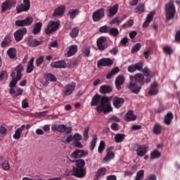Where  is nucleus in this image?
Returning a JSON list of instances; mask_svg holds the SVG:
<instances>
[{
	"mask_svg": "<svg viewBox=\"0 0 180 180\" xmlns=\"http://www.w3.org/2000/svg\"><path fill=\"white\" fill-rule=\"evenodd\" d=\"M175 39H176V41H180V28L176 33Z\"/></svg>",
	"mask_w": 180,
	"mask_h": 180,
	"instance_id": "nucleus-64",
	"label": "nucleus"
},
{
	"mask_svg": "<svg viewBox=\"0 0 180 180\" xmlns=\"http://www.w3.org/2000/svg\"><path fill=\"white\" fill-rule=\"evenodd\" d=\"M110 101H112V97H101V95L96 94L91 99V106H97L96 110L98 113L103 112L106 115V113L112 112Z\"/></svg>",
	"mask_w": 180,
	"mask_h": 180,
	"instance_id": "nucleus-1",
	"label": "nucleus"
},
{
	"mask_svg": "<svg viewBox=\"0 0 180 180\" xmlns=\"http://www.w3.org/2000/svg\"><path fill=\"white\" fill-rule=\"evenodd\" d=\"M51 130L53 131H58L59 133H65L66 134H70L72 131V127H66L64 124L59 125H52Z\"/></svg>",
	"mask_w": 180,
	"mask_h": 180,
	"instance_id": "nucleus-6",
	"label": "nucleus"
},
{
	"mask_svg": "<svg viewBox=\"0 0 180 180\" xmlns=\"http://www.w3.org/2000/svg\"><path fill=\"white\" fill-rule=\"evenodd\" d=\"M33 63H34V58H32L27 67V74H31V72H33L34 70V65H33Z\"/></svg>",
	"mask_w": 180,
	"mask_h": 180,
	"instance_id": "nucleus-37",
	"label": "nucleus"
},
{
	"mask_svg": "<svg viewBox=\"0 0 180 180\" xmlns=\"http://www.w3.org/2000/svg\"><path fill=\"white\" fill-rule=\"evenodd\" d=\"M82 53L84 54V57H89V54L91 53V46H84L82 49Z\"/></svg>",
	"mask_w": 180,
	"mask_h": 180,
	"instance_id": "nucleus-48",
	"label": "nucleus"
},
{
	"mask_svg": "<svg viewBox=\"0 0 180 180\" xmlns=\"http://www.w3.org/2000/svg\"><path fill=\"white\" fill-rule=\"evenodd\" d=\"M72 174L76 178H85L86 176V168H73Z\"/></svg>",
	"mask_w": 180,
	"mask_h": 180,
	"instance_id": "nucleus-13",
	"label": "nucleus"
},
{
	"mask_svg": "<svg viewBox=\"0 0 180 180\" xmlns=\"http://www.w3.org/2000/svg\"><path fill=\"white\" fill-rule=\"evenodd\" d=\"M158 86V83L154 82L151 84L150 86V89L148 91L149 95L153 96V95H157L158 91H157V87Z\"/></svg>",
	"mask_w": 180,
	"mask_h": 180,
	"instance_id": "nucleus-35",
	"label": "nucleus"
},
{
	"mask_svg": "<svg viewBox=\"0 0 180 180\" xmlns=\"http://www.w3.org/2000/svg\"><path fill=\"white\" fill-rule=\"evenodd\" d=\"M45 80L50 81V82H57V77L51 73L45 74Z\"/></svg>",
	"mask_w": 180,
	"mask_h": 180,
	"instance_id": "nucleus-40",
	"label": "nucleus"
},
{
	"mask_svg": "<svg viewBox=\"0 0 180 180\" xmlns=\"http://www.w3.org/2000/svg\"><path fill=\"white\" fill-rule=\"evenodd\" d=\"M22 71H23V66L22 65H18L15 70L11 72V77L13 79L9 84L10 88H15L18 82L22 79Z\"/></svg>",
	"mask_w": 180,
	"mask_h": 180,
	"instance_id": "nucleus-3",
	"label": "nucleus"
},
{
	"mask_svg": "<svg viewBox=\"0 0 180 180\" xmlns=\"http://www.w3.org/2000/svg\"><path fill=\"white\" fill-rule=\"evenodd\" d=\"M1 167L4 171H9V169H11V166H9V162H8V160L2 162Z\"/></svg>",
	"mask_w": 180,
	"mask_h": 180,
	"instance_id": "nucleus-51",
	"label": "nucleus"
},
{
	"mask_svg": "<svg viewBox=\"0 0 180 180\" xmlns=\"http://www.w3.org/2000/svg\"><path fill=\"white\" fill-rule=\"evenodd\" d=\"M123 103H124V99L123 98L115 96L113 98V105L115 106V108H116V109H119V108H121Z\"/></svg>",
	"mask_w": 180,
	"mask_h": 180,
	"instance_id": "nucleus-24",
	"label": "nucleus"
},
{
	"mask_svg": "<svg viewBox=\"0 0 180 180\" xmlns=\"http://www.w3.org/2000/svg\"><path fill=\"white\" fill-rule=\"evenodd\" d=\"M165 12H166V19L167 20H171L175 18V13L176 11L175 10V6L174 5V1H171L165 6Z\"/></svg>",
	"mask_w": 180,
	"mask_h": 180,
	"instance_id": "nucleus-4",
	"label": "nucleus"
},
{
	"mask_svg": "<svg viewBox=\"0 0 180 180\" xmlns=\"http://www.w3.org/2000/svg\"><path fill=\"white\" fill-rule=\"evenodd\" d=\"M33 23V17H27L25 20H15V25L18 27H23L25 26H30Z\"/></svg>",
	"mask_w": 180,
	"mask_h": 180,
	"instance_id": "nucleus-7",
	"label": "nucleus"
},
{
	"mask_svg": "<svg viewBox=\"0 0 180 180\" xmlns=\"http://www.w3.org/2000/svg\"><path fill=\"white\" fill-rule=\"evenodd\" d=\"M78 34H79V27H73L70 32V36L72 39H75V37H78Z\"/></svg>",
	"mask_w": 180,
	"mask_h": 180,
	"instance_id": "nucleus-41",
	"label": "nucleus"
},
{
	"mask_svg": "<svg viewBox=\"0 0 180 180\" xmlns=\"http://www.w3.org/2000/svg\"><path fill=\"white\" fill-rule=\"evenodd\" d=\"M119 11V4H116L115 5L112 6V7H108V18H112V16H115L116 13H117V11Z\"/></svg>",
	"mask_w": 180,
	"mask_h": 180,
	"instance_id": "nucleus-20",
	"label": "nucleus"
},
{
	"mask_svg": "<svg viewBox=\"0 0 180 180\" xmlns=\"http://www.w3.org/2000/svg\"><path fill=\"white\" fill-rule=\"evenodd\" d=\"M142 72L143 74V77H147L146 79V84H150L151 82V78L154 77V73L148 69V68L146 67L142 70Z\"/></svg>",
	"mask_w": 180,
	"mask_h": 180,
	"instance_id": "nucleus-18",
	"label": "nucleus"
},
{
	"mask_svg": "<svg viewBox=\"0 0 180 180\" xmlns=\"http://www.w3.org/2000/svg\"><path fill=\"white\" fill-rule=\"evenodd\" d=\"M69 161L72 163L75 162L76 167H73V168H85V160L82 159L77 160H71V159H69Z\"/></svg>",
	"mask_w": 180,
	"mask_h": 180,
	"instance_id": "nucleus-26",
	"label": "nucleus"
},
{
	"mask_svg": "<svg viewBox=\"0 0 180 180\" xmlns=\"http://www.w3.org/2000/svg\"><path fill=\"white\" fill-rule=\"evenodd\" d=\"M113 158H115V153L108 151L107 152L105 157L103 158V160L108 162L110 161V160H113Z\"/></svg>",
	"mask_w": 180,
	"mask_h": 180,
	"instance_id": "nucleus-45",
	"label": "nucleus"
},
{
	"mask_svg": "<svg viewBox=\"0 0 180 180\" xmlns=\"http://www.w3.org/2000/svg\"><path fill=\"white\" fill-rule=\"evenodd\" d=\"M110 127L112 130H114V131H117V130H119V124L116 122H113Z\"/></svg>",
	"mask_w": 180,
	"mask_h": 180,
	"instance_id": "nucleus-62",
	"label": "nucleus"
},
{
	"mask_svg": "<svg viewBox=\"0 0 180 180\" xmlns=\"http://www.w3.org/2000/svg\"><path fill=\"white\" fill-rule=\"evenodd\" d=\"M134 65L135 67V71H141L143 70V63H137Z\"/></svg>",
	"mask_w": 180,
	"mask_h": 180,
	"instance_id": "nucleus-58",
	"label": "nucleus"
},
{
	"mask_svg": "<svg viewBox=\"0 0 180 180\" xmlns=\"http://www.w3.org/2000/svg\"><path fill=\"white\" fill-rule=\"evenodd\" d=\"M51 68H65L67 67V63L61 60L51 63Z\"/></svg>",
	"mask_w": 180,
	"mask_h": 180,
	"instance_id": "nucleus-22",
	"label": "nucleus"
},
{
	"mask_svg": "<svg viewBox=\"0 0 180 180\" xmlns=\"http://www.w3.org/2000/svg\"><path fill=\"white\" fill-rule=\"evenodd\" d=\"M108 34L110 36L116 37L117 36H119V30L116 27H110Z\"/></svg>",
	"mask_w": 180,
	"mask_h": 180,
	"instance_id": "nucleus-44",
	"label": "nucleus"
},
{
	"mask_svg": "<svg viewBox=\"0 0 180 180\" xmlns=\"http://www.w3.org/2000/svg\"><path fill=\"white\" fill-rule=\"evenodd\" d=\"M22 108L23 109L29 108V99L25 98L24 100L22 101Z\"/></svg>",
	"mask_w": 180,
	"mask_h": 180,
	"instance_id": "nucleus-57",
	"label": "nucleus"
},
{
	"mask_svg": "<svg viewBox=\"0 0 180 180\" xmlns=\"http://www.w3.org/2000/svg\"><path fill=\"white\" fill-rule=\"evenodd\" d=\"M113 65V60L109 58H103L97 62L98 68L101 67H110Z\"/></svg>",
	"mask_w": 180,
	"mask_h": 180,
	"instance_id": "nucleus-12",
	"label": "nucleus"
},
{
	"mask_svg": "<svg viewBox=\"0 0 180 180\" xmlns=\"http://www.w3.org/2000/svg\"><path fill=\"white\" fill-rule=\"evenodd\" d=\"M124 137L123 134H117L115 136V143H122L124 140Z\"/></svg>",
	"mask_w": 180,
	"mask_h": 180,
	"instance_id": "nucleus-46",
	"label": "nucleus"
},
{
	"mask_svg": "<svg viewBox=\"0 0 180 180\" xmlns=\"http://www.w3.org/2000/svg\"><path fill=\"white\" fill-rule=\"evenodd\" d=\"M112 91V86L109 85H103L100 87L101 94H110Z\"/></svg>",
	"mask_w": 180,
	"mask_h": 180,
	"instance_id": "nucleus-33",
	"label": "nucleus"
},
{
	"mask_svg": "<svg viewBox=\"0 0 180 180\" xmlns=\"http://www.w3.org/2000/svg\"><path fill=\"white\" fill-rule=\"evenodd\" d=\"M22 94H23V89H22L21 88H18L15 91V95H13V98H15V99H16L18 96H20V95H22Z\"/></svg>",
	"mask_w": 180,
	"mask_h": 180,
	"instance_id": "nucleus-55",
	"label": "nucleus"
},
{
	"mask_svg": "<svg viewBox=\"0 0 180 180\" xmlns=\"http://www.w3.org/2000/svg\"><path fill=\"white\" fill-rule=\"evenodd\" d=\"M106 180H117L116 175L110 174L106 177Z\"/></svg>",
	"mask_w": 180,
	"mask_h": 180,
	"instance_id": "nucleus-63",
	"label": "nucleus"
},
{
	"mask_svg": "<svg viewBox=\"0 0 180 180\" xmlns=\"http://www.w3.org/2000/svg\"><path fill=\"white\" fill-rule=\"evenodd\" d=\"M137 119V116L134 115L132 110H129L124 116L125 122H134Z\"/></svg>",
	"mask_w": 180,
	"mask_h": 180,
	"instance_id": "nucleus-19",
	"label": "nucleus"
},
{
	"mask_svg": "<svg viewBox=\"0 0 180 180\" xmlns=\"http://www.w3.org/2000/svg\"><path fill=\"white\" fill-rule=\"evenodd\" d=\"M140 49H141V44L137 43L131 48V53L134 54V53H137V51H139Z\"/></svg>",
	"mask_w": 180,
	"mask_h": 180,
	"instance_id": "nucleus-49",
	"label": "nucleus"
},
{
	"mask_svg": "<svg viewBox=\"0 0 180 180\" xmlns=\"http://www.w3.org/2000/svg\"><path fill=\"white\" fill-rule=\"evenodd\" d=\"M106 174V168L101 167L98 169L95 174L96 179H99V178H102V176H105Z\"/></svg>",
	"mask_w": 180,
	"mask_h": 180,
	"instance_id": "nucleus-31",
	"label": "nucleus"
},
{
	"mask_svg": "<svg viewBox=\"0 0 180 180\" xmlns=\"http://www.w3.org/2000/svg\"><path fill=\"white\" fill-rule=\"evenodd\" d=\"M60 29V21H49L45 29L46 34H51Z\"/></svg>",
	"mask_w": 180,
	"mask_h": 180,
	"instance_id": "nucleus-5",
	"label": "nucleus"
},
{
	"mask_svg": "<svg viewBox=\"0 0 180 180\" xmlns=\"http://www.w3.org/2000/svg\"><path fill=\"white\" fill-rule=\"evenodd\" d=\"M151 54V49H148L146 51L143 52V56L146 58V60H148V57H150V55Z\"/></svg>",
	"mask_w": 180,
	"mask_h": 180,
	"instance_id": "nucleus-61",
	"label": "nucleus"
},
{
	"mask_svg": "<svg viewBox=\"0 0 180 180\" xmlns=\"http://www.w3.org/2000/svg\"><path fill=\"white\" fill-rule=\"evenodd\" d=\"M155 158H158V150H155L153 152L150 153V160H155Z\"/></svg>",
	"mask_w": 180,
	"mask_h": 180,
	"instance_id": "nucleus-59",
	"label": "nucleus"
},
{
	"mask_svg": "<svg viewBox=\"0 0 180 180\" xmlns=\"http://www.w3.org/2000/svg\"><path fill=\"white\" fill-rule=\"evenodd\" d=\"M120 71V69L119 68L115 67L110 72H108L106 75L107 79H110L113 76L116 75L117 74H119V72Z\"/></svg>",
	"mask_w": 180,
	"mask_h": 180,
	"instance_id": "nucleus-34",
	"label": "nucleus"
},
{
	"mask_svg": "<svg viewBox=\"0 0 180 180\" xmlns=\"http://www.w3.org/2000/svg\"><path fill=\"white\" fill-rule=\"evenodd\" d=\"M16 5V1L15 0H6L1 6V12H6V11H9L12 9V7Z\"/></svg>",
	"mask_w": 180,
	"mask_h": 180,
	"instance_id": "nucleus-15",
	"label": "nucleus"
},
{
	"mask_svg": "<svg viewBox=\"0 0 180 180\" xmlns=\"http://www.w3.org/2000/svg\"><path fill=\"white\" fill-rule=\"evenodd\" d=\"M172 119H174V114L172 112H168L165 117V124H167V126H169L172 122Z\"/></svg>",
	"mask_w": 180,
	"mask_h": 180,
	"instance_id": "nucleus-36",
	"label": "nucleus"
},
{
	"mask_svg": "<svg viewBox=\"0 0 180 180\" xmlns=\"http://www.w3.org/2000/svg\"><path fill=\"white\" fill-rule=\"evenodd\" d=\"M23 4L16 7V11L18 13L20 12H27L30 9V0H23Z\"/></svg>",
	"mask_w": 180,
	"mask_h": 180,
	"instance_id": "nucleus-16",
	"label": "nucleus"
},
{
	"mask_svg": "<svg viewBox=\"0 0 180 180\" xmlns=\"http://www.w3.org/2000/svg\"><path fill=\"white\" fill-rule=\"evenodd\" d=\"M98 141V136L96 134H94L92 136V140L91 141L89 148L91 151H94L95 150V147H96V142Z\"/></svg>",
	"mask_w": 180,
	"mask_h": 180,
	"instance_id": "nucleus-38",
	"label": "nucleus"
},
{
	"mask_svg": "<svg viewBox=\"0 0 180 180\" xmlns=\"http://www.w3.org/2000/svg\"><path fill=\"white\" fill-rule=\"evenodd\" d=\"M77 85L75 82H72L65 86L64 91L63 92V96H70L75 91Z\"/></svg>",
	"mask_w": 180,
	"mask_h": 180,
	"instance_id": "nucleus-10",
	"label": "nucleus"
},
{
	"mask_svg": "<svg viewBox=\"0 0 180 180\" xmlns=\"http://www.w3.org/2000/svg\"><path fill=\"white\" fill-rule=\"evenodd\" d=\"M94 22H99L105 18V8H101L96 11L92 15Z\"/></svg>",
	"mask_w": 180,
	"mask_h": 180,
	"instance_id": "nucleus-9",
	"label": "nucleus"
},
{
	"mask_svg": "<svg viewBox=\"0 0 180 180\" xmlns=\"http://www.w3.org/2000/svg\"><path fill=\"white\" fill-rule=\"evenodd\" d=\"M88 133H89V127H86L83 132L84 141H86V140L89 139V135L88 134Z\"/></svg>",
	"mask_w": 180,
	"mask_h": 180,
	"instance_id": "nucleus-50",
	"label": "nucleus"
},
{
	"mask_svg": "<svg viewBox=\"0 0 180 180\" xmlns=\"http://www.w3.org/2000/svg\"><path fill=\"white\" fill-rule=\"evenodd\" d=\"M154 15H155V12L150 11L145 20V22L143 23V27H148L150 26V23H151L153 19H154Z\"/></svg>",
	"mask_w": 180,
	"mask_h": 180,
	"instance_id": "nucleus-21",
	"label": "nucleus"
},
{
	"mask_svg": "<svg viewBox=\"0 0 180 180\" xmlns=\"http://www.w3.org/2000/svg\"><path fill=\"white\" fill-rule=\"evenodd\" d=\"M25 127H26V125L22 124L20 128H18L17 130H15V134L13 136L15 140H19V139H20L22 133H23V131L25 130Z\"/></svg>",
	"mask_w": 180,
	"mask_h": 180,
	"instance_id": "nucleus-25",
	"label": "nucleus"
},
{
	"mask_svg": "<svg viewBox=\"0 0 180 180\" xmlns=\"http://www.w3.org/2000/svg\"><path fill=\"white\" fill-rule=\"evenodd\" d=\"M12 43V39H11V36L7 35L5 37L4 39L1 43V47L5 49L8 47V46Z\"/></svg>",
	"mask_w": 180,
	"mask_h": 180,
	"instance_id": "nucleus-29",
	"label": "nucleus"
},
{
	"mask_svg": "<svg viewBox=\"0 0 180 180\" xmlns=\"http://www.w3.org/2000/svg\"><path fill=\"white\" fill-rule=\"evenodd\" d=\"M108 37L105 36L100 37L96 41L97 47L101 51H104L108 47Z\"/></svg>",
	"mask_w": 180,
	"mask_h": 180,
	"instance_id": "nucleus-8",
	"label": "nucleus"
},
{
	"mask_svg": "<svg viewBox=\"0 0 180 180\" xmlns=\"http://www.w3.org/2000/svg\"><path fill=\"white\" fill-rule=\"evenodd\" d=\"M88 155V151L84 150L77 149L70 155L71 158H75V160L84 158Z\"/></svg>",
	"mask_w": 180,
	"mask_h": 180,
	"instance_id": "nucleus-14",
	"label": "nucleus"
},
{
	"mask_svg": "<svg viewBox=\"0 0 180 180\" xmlns=\"http://www.w3.org/2000/svg\"><path fill=\"white\" fill-rule=\"evenodd\" d=\"M43 61H44V56H41L36 60V64L37 67H40L41 64L43 63Z\"/></svg>",
	"mask_w": 180,
	"mask_h": 180,
	"instance_id": "nucleus-54",
	"label": "nucleus"
},
{
	"mask_svg": "<svg viewBox=\"0 0 180 180\" xmlns=\"http://www.w3.org/2000/svg\"><path fill=\"white\" fill-rule=\"evenodd\" d=\"M136 152L138 157H144L148 153V145H137Z\"/></svg>",
	"mask_w": 180,
	"mask_h": 180,
	"instance_id": "nucleus-11",
	"label": "nucleus"
},
{
	"mask_svg": "<svg viewBox=\"0 0 180 180\" xmlns=\"http://www.w3.org/2000/svg\"><path fill=\"white\" fill-rule=\"evenodd\" d=\"M124 84V77L120 75L115 79V87L120 91L122 89V85Z\"/></svg>",
	"mask_w": 180,
	"mask_h": 180,
	"instance_id": "nucleus-23",
	"label": "nucleus"
},
{
	"mask_svg": "<svg viewBox=\"0 0 180 180\" xmlns=\"http://www.w3.org/2000/svg\"><path fill=\"white\" fill-rule=\"evenodd\" d=\"M7 54H8V57L11 59L16 58V49L10 48L7 51Z\"/></svg>",
	"mask_w": 180,
	"mask_h": 180,
	"instance_id": "nucleus-43",
	"label": "nucleus"
},
{
	"mask_svg": "<svg viewBox=\"0 0 180 180\" xmlns=\"http://www.w3.org/2000/svg\"><path fill=\"white\" fill-rule=\"evenodd\" d=\"M64 12H65V7L60 6L54 10L53 16H61V15H64Z\"/></svg>",
	"mask_w": 180,
	"mask_h": 180,
	"instance_id": "nucleus-27",
	"label": "nucleus"
},
{
	"mask_svg": "<svg viewBox=\"0 0 180 180\" xmlns=\"http://www.w3.org/2000/svg\"><path fill=\"white\" fill-rule=\"evenodd\" d=\"M28 46L30 47H37V46H40L41 43L40 41H37V39H33V37H30L27 39Z\"/></svg>",
	"mask_w": 180,
	"mask_h": 180,
	"instance_id": "nucleus-28",
	"label": "nucleus"
},
{
	"mask_svg": "<svg viewBox=\"0 0 180 180\" xmlns=\"http://www.w3.org/2000/svg\"><path fill=\"white\" fill-rule=\"evenodd\" d=\"M144 84H146L144 75L141 73H136L134 76L131 75L129 77V84L127 88L132 94H139V92L141 91V86H143Z\"/></svg>",
	"mask_w": 180,
	"mask_h": 180,
	"instance_id": "nucleus-2",
	"label": "nucleus"
},
{
	"mask_svg": "<svg viewBox=\"0 0 180 180\" xmlns=\"http://www.w3.org/2000/svg\"><path fill=\"white\" fill-rule=\"evenodd\" d=\"M82 139V136H81V134H78V133H75L73 136V141L74 143L77 142V141H81V139Z\"/></svg>",
	"mask_w": 180,
	"mask_h": 180,
	"instance_id": "nucleus-56",
	"label": "nucleus"
},
{
	"mask_svg": "<svg viewBox=\"0 0 180 180\" xmlns=\"http://www.w3.org/2000/svg\"><path fill=\"white\" fill-rule=\"evenodd\" d=\"M42 26L43 23H41V22H36L32 30L33 34H39V33L41 31Z\"/></svg>",
	"mask_w": 180,
	"mask_h": 180,
	"instance_id": "nucleus-32",
	"label": "nucleus"
},
{
	"mask_svg": "<svg viewBox=\"0 0 180 180\" xmlns=\"http://www.w3.org/2000/svg\"><path fill=\"white\" fill-rule=\"evenodd\" d=\"M109 29L110 27L108 25H103L100 27L99 32L100 33H109Z\"/></svg>",
	"mask_w": 180,
	"mask_h": 180,
	"instance_id": "nucleus-53",
	"label": "nucleus"
},
{
	"mask_svg": "<svg viewBox=\"0 0 180 180\" xmlns=\"http://www.w3.org/2000/svg\"><path fill=\"white\" fill-rule=\"evenodd\" d=\"M105 148H106V144L105 143V141H101L98 148V153L102 154V153H103V151L105 150Z\"/></svg>",
	"mask_w": 180,
	"mask_h": 180,
	"instance_id": "nucleus-47",
	"label": "nucleus"
},
{
	"mask_svg": "<svg viewBox=\"0 0 180 180\" xmlns=\"http://www.w3.org/2000/svg\"><path fill=\"white\" fill-rule=\"evenodd\" d=\"M26 33H27V30L25 27L15 31L14 33V39L15 41H20Z\"/></svg>",
	"mask_w": 180,
	"mask_h": 180,
	"instance_id": "nucleus-17",
	"label": "nucleus"
},
{
	"mask_svg": "<svg viewBox=\"0 0 180 180\" xmlns=\"http://www.w3.org/2000/svg\"><path fill=\"white\" fill-rule=\"evenodd\" d=\"M144 176V170L141 169L140 171H139L136 173V180H143V177Z\"/></svg>",
	"mask_w": 180,
	"mask_h": 180,
	"instance_id": "nucleus-52",
	"label": "nucleus"
},
{
	"mask_svg": "<svg viewBox=\"0 0 180 180\" xmlns=\"http://www.w3.org/2000/svg\"><path fill=\"white\" fill-rule=\"evenodd\" d=\"M163 51L167 54H172V52H173L172 49H171V47H169V46L163 47Z\"/></svg>",
	"mask_w": 180,
	"mask_h": 180,
	"instance_id": "nucleus-60",
	"label": "nucleus"
},
{
	"mask_svg": "<svg viewBox=\"0 0 180 180\" xmlns=\"http://www.w3.org/2000/svg\"><path fill=\"white\" fill-rule=\"evenodd\" d=\"M79 14V9H70L68 11V15L70 18V19H75L77 16Z\"/></svg>",
	"mask_w": 180,
	"mask_h": 180,
	"instance_id": "nucleus-39",
	"label": "nucleus"
},
{
	"mask_svg": "<svg viewBox=\"0 0 180 180\" xmlns=\"http://www.w3.org/2000/svg\"><path fill=\"white\" fill-rule=\"evenodd\" d=\"M146 9V6L143 3L139 4V5L135 8L136 13H139V15L143 13Z\"/></svg>",
	"mask_w": 180,
	"mask_h": 180,
	"instance_id": "nucleus-42",
	"label": "nucleus"
},
{
	"mask_svg": "<svg viewBox=\"0 0 180 180\" xmlns=\"http://www.w3.org/2000/svg\"><path fill=\"white\" fill-rule=\"evenodd\" d=\"M78 51V46L77 45H72L69 46V50L67 52L68 57H72Z\"/></svg>",
	"mask_w": 180,
	"mask_h": 180,
	"instance_id": "nucleus-30",
	"label": "nucleus"
}]
</instances>
